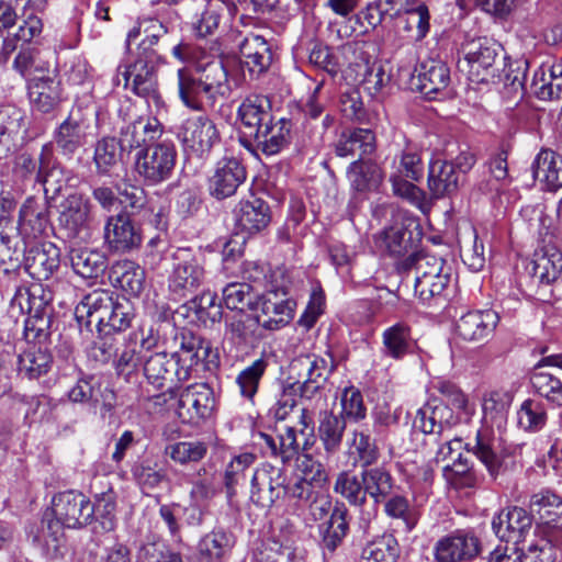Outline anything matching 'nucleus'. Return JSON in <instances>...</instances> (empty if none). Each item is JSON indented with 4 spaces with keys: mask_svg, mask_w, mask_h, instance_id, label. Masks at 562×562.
Listing matches in <instances>:
<instances>
[{
    "mask_svg": "<svg viewBox=\"0 0 562 562\" xmlns=\"http://www.w3.org/2000/svg\"><path fill=\"white\" fill-rule=\"evenodd\" d=\"M269 415L277 422L276 436L260 432L259 437L273 457L286 463L300 451L311 448L314 432L312 417L306 408L297 407L291 395H282L269 409Z\"/></svg>",
    "mask_w": 562,
    "mask_h": 562,
    "instance_id": "obj_1",
    "label": "nucleus"
},
{
    "mask_svg": "<svg viewBox=\"0 0 562 562\" xmlns=\"http://www.w3.org/2000/svg\"><path fill=\"white\" fill-rule=\"evenodd\" d=\"M194 72L187 67L177 71L179 97L186 106L194 111L211 110L229 97L228 70L222 60L206 54Z\"/></svg>",
    "mask_w": 562,
    "mask_h": 562,
    "instance_id": "obj_2",
    "label": "nucleus"
},
{
    "mask_svg": "<svg viewBox=\"0 0 562 562\" xmlns=\"http://www.w3.org/2000/svg\"><path fill=\"white\" fill-rule=\"evenodd\" d=\"M530 507L539 515L540 524L530 542L527 561L540 557L541 562L562 561V499L551 491H541L531 496Z\"/></svg>",
    "mask_w": 562,
    "mask_h": 562,
    "instance_id": "obj_3",
    "label": "nucleus"
},
{
    "mask_svg": "<svg viewBox=\"0 0 562 562\" xmlns=\"http://www.w3.org/2000/svg\"><path fill=\"white\" fill-rule=\"evenodd\" d=\"M404 268L408 270L406 279L414 272V293L424 303L441 295L450 281V267L435 255L414 254L404 261Z\"/></svg>",
    "mask_w": 562,
    "mask_h": 562,
    "instance_id": "obj_4",
    "label": "nucleus"
},
{
    "mask_svg": "<svg viewBox=\"0 0 562 562\" xmlns=\"http://www.w3.org/2000/svg\"><path fill=\"white\" fill-rule=\"evenodd\" d=\"M143 370L149 385L156 390H164L160 394L151 396L156 404L173 398L178 384L191 376V369L181 364L179 352H156L145 360Z\"/></svg>",
    "mask_w": 562,
    "mask_h": 562,
    "instance_id": "obj_5",
    "label": "nucleus"
},
{
    "mask_svg": "<svg viewBox=\"0 0 562 562\" xmlns=\"http://www.w3.org/2000/svg\"><path fill=\"white\" fill-rule=\"evenodd\" d=\"M502 50L499 44L486 37L468 41L461 47L464 58L459 60V68L468 72L471 81L496 82L505 59L501 56Z\"/></svg>",
    "mask_w": 562,
    "mask_h": 562,
    "instance_id": "obj_6",
    "label": "nucleus"
},
{
    "mask_svg": "<svg viewBox=\"0 0 562 562\" xmlns=\"http://www.w3.org/2000/svg\"><path fill=\"white\" fill-rule=\"evenodd\" d=\"M176 159L177 150L171 142L148 145L137 153L135 171L147 184L155 186L171 177Z\"/></svg>",
    "mask_w": 562,
    "mask_h": 562,
    "instance_id": "obj_7",
    "label": "nucleus"
},
{
    "mask_svg": "<svg viewBox=\"0 0 562 562\" xmlns=\"http://www.w3.org/2000/svg\"><path fill=\"white\" fill-rule=\"evenodd\" d=\"M178 137L184 151L199 158L207 157L221 142V134L215 122L205 114L183 121Z\"/></svg>",
    "mask_w": 562,
    "mask_h": 562,
    "instance_id": "obj_8",
    "label": "nucleus"
},
{
    "mask_svg": "<svg viewBox=\"0 0 562 562\" xmlns=\"http://www.w3.org/2000/svg\"><path fill=\"white\" fill-rule=\"evenodd\" d=\"M539 222L544 232H539L538 246L531 262V278L541 284H551L558 280L562 272V252L555 244V236L544 225L546 218L540 216Z\"/></svg>",
    "mask_w": 562,
    "mask_h": 562,
    "instance_id": "obj_9",
    "label": "nucleus"
},
{
    "mask_svg": "<svg viewBox=\"0 0 562 562\" xmlns=\"http://www.w3.org/2000/svg\"><path fill=\"white\" fill-rule=\"evenodd\" d=\"M286 494V475L282 468L270 463L258 467L251 477L250 499L261 508H271Z\"/></svg>",
    "mask_w": 562,
    "mask_h": 562,
    "instance_id": "obj_10",
    "label": "nucleus"
},
{
    "mask_svg": "<svg viewBox=\"0 0 562 562\" xmlns=\"http://www.w3.org/2000/svg\"><path fill=\"white\" fill-rule=\"evenodd\" d=\"M177 262L169 276V290L179 297L194 293L205 280V269L201 257L188 251L176 255Z\"/></svg>",
    "mask_w": 562,
    "mask_h": 562,
    "instance_id": "obj_11",
    "label": "nucleus"
},
{
    "mask_svg": "<svg viewBox=\"0 0 562 562\" xmlns=\"http://www.w3.org/2000/svg\"><path fill=\"white\" fill-rule=\"evenodd\" d=\"M213 406L212 390L204 383H194L180 392L177 414L183 424L199 426L211 416Z\"/></svg>",
    "mask_w": 562,
    "mask_h": 562,
    "instance_id": "obj_12",
    "label": "nucleus"
},
{
    "mask_svg": "<svg viewBox=\"0 0 562 562\" xmlns=\"http://www.w3.org/2000/svg\"><path fill=\"white\" fill-rule=\"evenodd\" d=\"M53 516L67 528H82L94 517V505L82 493L66 491L54 496L52 502Z\"/></svg>",
    "mask_w": 562,
    "mask_h": 562,
    "instance_id": "obj_13",
    "label": "nucleus"
},
{
    "mask_svg": "<svg viewBox=\"0 0 562 562\" xmlns=\"http://www.w3.org/2000/svg\"><path fill=\"white\" fill-rule=\"evenodd\" d=\"M290 368L296 373L299 382L302 380V396L311 397L327 381L335 363L330 357L301 355L292 360Z\"/></svg>",
    "mask_w": 562,
    "mask_h": 562,
    "instance_id": "obj_14",
    "label": "nucleus"
},
{
    "mask_svg": "<svg viewBox=\"0 0 562 562\" xmlns=\"http://www.w3.org/2000/svg\"><path fill=\"white\" fill-rule=\"evenodd\" d=\"M238 119L240 120L239 142L245 148H251V142L248 137L267 124H270L274 117L272 115V105L270 99L265 94H249L238 106Z\"/></svg>",
    "mask_w": 562,
    "mask_h": 562,
    "instance_id": "obj_15",
    "label": "nucleus"
},
{
    "mask_svg": "<svg viewBox=\"0 0 562 562\" xmlns=\"http://www.w3.org/2000/svg\"><path fill=\"white\" fill-rule=\"evenodd\" d=\"M142 231L126 212H120L106 220L104 241L112 252L127 254L142 245Z\"/></svg>",
    "mask_w": 562,
    "mask_h": 562,
    "instance_id": "obj_16",
    "label": "nucleus"
},
{
    "mask_svg": "<svg viewBox=\"0 0 562 562\" xmlns=\"http://www.w3.org/2000/svg\"><path fill=\"white\" fill-rule=\"evenodd\" d=\"M480 552V541L470 530L459 529L440 538L434 548L437 562H469Z\"/></svg>",
    "mask_w": 562,
    "mask_h": 562,
    "instance_id": "obj_17",
    "label": "nucleus"
},
{
    "mask_svg": "<svg viewBox=\"0 0 562 562\" xmlns=\"http://www.w3.org/2000/svg\"><path fill=\"white\" fill-rule=\"evenodd\" d=\"M91 125L80 111H71L54 132V142L63 156L72 157L89 139Z\"/></svg>",
    "mask_w": 562,
    "mask_h": 562,
    "instance_id": "obj_18",
    "label": "nucleus"
},
{
    "mask_svg": "<svg viewBox=\"0 0 562 562\" xmlns=\"http://www.w3.org/2000/svg\"><path fill=\"white\" fill-rule=\"evenodd\" d=\"M246 168L233 156L218 159L209 178V191L217 200L234 195L238 187L246 180Z\"/></svg>",
    "mask_w": 562,
    "mask_h": 562,
    "instance_id": "obj_19",
    "label": "nucleus"
},
{
    "mask_svg": "<svg viewBox=\"0 0 562 562\" xmlns=\"http://www.w3.org/2000/svg\"><path fill=\"white\" fill-rule=\"evenodd\" d=\"M533 518L518 506L502 509L492 520L494 533L505 541H514L526 546V537L532 528Z\"/></svg>",
    "mask_w": 562,
    "mask_h": 562,
    "instance_id": "obj_20",
    "label": "nucleus"
},
{
    "mask_svg": "<svg viewBox=\"0 0 562 562\" xmlns=\"http://www.w3.org/2000/svg\"><path fill=\"white\" fill-rule=\"evenodd\" d=\"M123 80V87L131 89L135 94L155 103L160 101L156 67L142 63H132L119 68L117 85Z\"/></svg>",
    "mask_w": 562,
    "mask_h": 562,
    "instance_id": "obj_21",
    "label": "nucleus"
},
{
    "mask_svg": "<svg viewBox=\"0 0 562 562\" xmlns=\"http://www.w3.org/2000/svg\"><path fill=\"white\" fill-rule=\"evenodd\" d=\"M291 127L290 120L279 119L274 121L273 119L270 124L260 130L257 128L256 133L248 137L251 142V148L247 149L255 155H258V151L266 156L277 155L289 145Z\"/></svg>",
    "mask_w": 562,
    "mask_h": 562,
    "instance_id": "obj_22",
    "label": "nucleus"
},
{
    "mask_svg": "<svg viewBox=\"0 0 562 562\" xmlns=\"http://www.w3.org/2000/svg\"><path fill=\"white\" fill-rule=\"evenodd\" d=\"M468 451L485 465L490 475L496 477L504 462V447L502 439L487 426L476 432L474 443H467Z\"/></svg>",
    "mask_w": 562,
    "mask_h": 562,
    "instance_id": "obj_23",
    "label": "nucleus"
},
{
    "mask_svg": "<svg viewBox=\"0 0 562 562\" xmlns=\"http://www.w3.org/2000/svg\"><path fill=\"white\" fill-rule=\"evenodd\" d=\"M27 91L33 109L41 113L54 112L61 103L63 90L56 75L30 77Z\"/></svg>",
    "mask_w": 562,
    "mask_h": 562,
    "instance_id": "obj_24",
    "label": "nucleus"
},
{
    "mask_svg": "<svg viewBox=\"0 0 562 562\" xmlns=\"http://www.w3.org/2000/svg\"><path fill=\"white\" fill-rule=\"evenodd\" d=\"M115 299L108 290L97 289L86 294L75 308V317L79 325L90 327L95 325L99 331L105 330L102 327L109 311L113 308Z\"/></svg>",
    "mask_w": 562,
    "mask_h": 562,
    "instance_id": "obj_25",
    "label": "nucleus"
},
{
    "mask_svg": "<svg viewBox=\"0 0 562 562\" xmlns=\"http://www.w3.org/2000/svg\"><path fill=\"white\" fill-rule=\"evenodd\" d=\"M498 315L492 310L472 311L462 315L456 322L457 336L468 342H482L495 329Z\"/></svg>",
    "mask_w": 562,
    "mask_h": 562,
    "instance_id": "obj_26",
    "label": "nucleus"
},
{
    "mask_svg": "<svg viewBox=\"0 0 562 562\" xmlns=\"http://www.w3.org/2000/svg\"><path fill=\"white\" fill-rule=\"evenodd\" d=\"M90 212V202L80 194H70L61 202L58 223L65 229L67 237H78L88 228L91 220Z\"/></svg>",
    "mask_w": 562,
    "mask_h": 562,
    "instance_id": "obj_27",
    "label": "nucleus"
},
{
    "mask_svg": "<svg viewBox=\"0 0 562 562\" xmlns=\"http://www.w3.org/2000/svg\"><path fill=\"white\" fill-rule=\"evenodd\" d=\"M235 227L247 235L258 234L271 221L268 204L258 198L240 201L234 209Z\"/></svg>",
    "mask_w": 562,
    "mask_h": 562,
    "instance_id": "obj_28",
    "label": "nucleus"
},
{
    "mask_svg": "<svg viewBox=\"0 0 562 562\" xmlns=\"http://www.w3.org/2000/svg\"><path fill=\"white\" fill-rule=\"evenodd\" d=\"M460 418L443 400L432 398L418 409L415 424L425 434H441Z\"/></svg>",
    "mask_w": 562,
    "mask_h": 562,
    "instance_id": "obj_29",
    "label": "nucleus"
},
{
    "mask_svg": "<svg viewBox=\"0 0 562 562\" xmlns=\"http://www.w3.org/2000/svg\"><path fill=\"white\" fill-rule=\"evenodd\" d=\"M413 76V85L427 98L446 90L450 82V70L441 60L428 59L419 65Z\"/></svg>",
    "mask_w": 562,
    "mask_h": 562,
    "instance_id": "obj_30",
    "label": "nucleus"
},
{
    "mask_svg": "<svg viewBox=\"0 0 562 562\" xmlns=\"http://www.w3.org/2000/svg\"><path fill=\"white\" fill-rule=\"evenodd\" d=\"M350 516L344 503H336L328 520L318 526L322 549L334 553L349 532Z\"/></svg>",
    "mask_w": 562,
    "mask_h": 562,
    "instance_id": "obj_31",
    "label": "nucleus"
},
{
    "mask_svg": "<svg viewBox=\"0 0 562 562\" xmlns=\"http://www.w3.org/2000/svg\"><path fill=\"white\" fill-rule=\"evenodd\" d=\"M240 61L249 74L259 77L272 63L270 45L261 35L249 34L239 45Z\"/></svg>",
    "mask_w": 562,
    "mask_h": 562,
    "instance_id": "obj_32",
    "label": "nucleus"
},
{
    "mask_svg": "<svg viewBox=\"0 0 562 562\" xmlns=\"http://www.w3.org/2000/svg\"><path fill=\"white\" fill-rule=\"evenodd\" d=\"M68 398L72 403L101 405V409L110 413L115 405V394L110 389L100 387V383L93 378L79 379L68 391Z\"/></svg>",
    "mask_w": 562,
    "mask_h": 562,
    "instance_id": "obj_33",
    "label": "nucleus"
},
{
    "mask_svg": "<svg viewBox=\"0 0 562 562\" xmlns=\"http://www.w3.org/2000/svg\"><path fill=\"white\" fill-rule=\"evenodd\" d=\"M235 546L232 532L215 529L203 536L196 548V562H225Z\"/></svg>",
    "mask_w": 562,
    "mask_h": 562,
    "instance_id": "obj_34",
    "label": "nucleus"
},
{
    "mask_svg": "<svg viewBox=\"0 0 562 562\" xmlns=\"http://www.w3.org/2000/svg\"><path fill=\"white\" fill-rule=\"evenodd\" d=\"M37 182L43 184L45 194H52V198L59 194L67 183L65 171L55 159L50 143L41 149Z\"/></svg>",
    "mask_w": 562,
    "mask_h": 562,
    "instance_id": "obj_35",
    "label": "nucleus"
},
{
    "mask_svg": "<svg viewBox=\"0 0 562 562\" xmlns=\"http://www.w3.org/2000/svg\"><path fill=\"white\" fill-rule=\"evenodd\" d=\"M347 423L342 415L325 411L321 413L318 423V438L329 461L340 450Z\"/></svg>",
    "mask_w": 562,
    "mask_h": 562,
    "instance_id": "obj_36",
    "label": "nucleus"
},
{
    "mask_svg": "<svg viewBox=\"0 0 562 562\" xmlns=\"http://www.w3.org/2000/svg\"><path fill=\"white\" fill-rule=\"evenodd\" d=\"M68 256L72 270L83 279H97L108 268L105 255L97 249L72 246Z\"/></svg>",
    "mask_w": 562,
    "mask_h": 562,
    "instance_id": "obj_37",
    "label": "nucleus"
},
{
    "mask_svg": "<svg viewBox=\"0 0 562 562\" xmlns=\"http://www.w3.org/2000/svg\"><path fill=\"white\" fill-rule=\"evenodd\" d=\"M27 124L24 112L13 105L0 108V159L7 157L14 146V139L25 134Z\"/></svg>",
    "mask_w": 562,
    "mask_h": 562,
    "instance_id": "obj_38",
    "label": "nucleus"
},
{
    "mask_svg": "<svg viewBox=\"0 0 562 562\" xmlns=\"http://www.w3.org/2000/svg\"><path fill=\"white\" fill-rule=\"evenodd\" d=\"M375 150V135L369 128H352L341 133L335 144V153L339 157L371 155Z\"/></svg>",
    "mask_w": 562,
    "mask_h": 562,
    "instance_id": "obj_39",
    "label": "nucleus"
},
{
    "mask_svg": "<svg viewBox=\"0 0 562 562\" xmlns=\"http://www.w3.org/2000/svg\"><path fill=\"white\" fill-rule=\"evenodd\" d=\"M530 89L542 100L559 99L562 95V58L548 67H539L533 74Z\"/></svg>",
    "mask_w": 562,
    "mask_h": 562,
    "instance_id": "obj_40",
    "label": "nucleus"
},
{
    "mask_svg": "<svg viewBox=\"0 0 562 562\" xmlns=\"http://www.w3.org/2000/svg\"><path fill=\"white\" fill-rule=\"evenodd\" d=\"M383 353L393 360H402L413 353L415 340L412 336V328L404 322H398L387 327L382 333Z\"/></svg>",
    "mask_w": 562,
    "mask_h": 562,
    "instance_id": "obj_41",
    "label": "nucleus"
},
{
    "mask_svg": "<svg viewBox=\"0 0 562 562\" xmlns=\"http://www.w3.org/2000/svg\"><path fill=\"white\" fill-rule=\"evenodd\" d=\"M59 267V250L53 244L32 247L25 255V269L34 279L47 280Z\"/></svg>",
    "mask_w": 562,
    "mask_h": 562,
    "instance_id": "obj_42",
    "label": "nucleus"
},
{
    "mask_svg": "<svg viewBox=\"0 0 562 562\" xmlns=\"http://www.w3.org/2000/svg\"><path fill=\"white\" fill-rule=\"evenodd\" d=\"M460 176L452 162L435 160L429 165L428 188L436 198L449 195L458 190Z\"/></svg>",
    "mask_w": 562,
    "mask_h": 562,
    "instance_id": "obj_43",
    "label": "nucleus"
},
{
    "mask_svg": "<svg viewBox=\"0 0 562 562\" xmlns=\"http://www.w3.org/2000/svg\"><path fill=\"white\" fill-rule=\"evenodd\" d=\"M260 317L245 312H237L226 318L225 339L237 348H244L256 339V331L260 325Z\"/></svg>",
    "mask_w": 562,
    "mask_h": 562,
    "instance_id": "obj_44",
    "label": "nucleus"
},
{
    "mask_svg": "<svg viewBox=\"0 0 562 562\" xmlns=\"http://www.w3.org/2000/svg\"><path fill=\"white\" fill-rule=\"evenodd\" d=\"M533 176L543 182L548 190L562 188V156L552 150H541L532 165Z\"/></svg>",
    "mask_w": 562,
    "mask_h": 562,
    "instance_id": "obj_45",
    "label": "nucleus"
},
{
    "mask_svg": "<svg viewBox=\"0 0 562 562\" xmlns=\"http://www.w3.org/2000/svg\"><path fill=\"white\" fill-rule=\"evenodd\" d=\"M361 479H363L366 497L369 495L374 503H382L392 494L394 480L386 468L382 465L362 468Z\"/></svg>",
    "mask_w": 562,
    "mask_h": 562,
    "instance_id": "obj_46",
    "label": "nucleus"
},
{
    "mask_svg": "<svg viewBox=\"0 0 562 562\" xmlns=\"http://www.w3.org/2000/svg\"><path fill=\"white\" fill-rule=\"evenodd\" d=\"M254 562H305L291 547L289 540L277 536L262 540L254 552Z\"/></svg>",
    "mask_w": 562,
    "mask_h": 562,
    "instance_id": "obj_47",
    "label": "nucleus"
},
{
    "mask_svg": "<svg viewBox=\"0 0 562 562\" xmlns=\"http://www.w3.org/2000/svg\"><path fill=\"white\" fill-rule=\"evenodd\" d=\"M111 278L125 293L137 296L144 289L145 271L131 260H123L113 266Z\"/></svg>",
    "mask_w": 562,
    "mask_h": 562,
    "instance_id": "obj_48",
    "label": "nucleus"
},
{
    "mask_svg": "<svg viewBox=\"0 0 562 562\" xmlns=\"http://www.w3.org/2000/svg\"><path fill=\"white\" fill-rule=\"evenodd\" d=\"M260 311L256 317H260V325L267 329H278L290 322L293 316L291 303L284 300H278L277 295L262 297Z\"/></svg>",
    "mask_w": 562,
    "mask_h": 562,
    "instance_id": "obj_49",
    "label": "nucleus"
},
{
    "mask_svg": "<svg viewBox=\"0 0 562 562\" xmlns=\"http://www.w3.org/2000/svg\"><path fill=\"white\" fill-rule=\"evenodd\" d=\"M42 293L43 290L38 285L18 288L10 302L9 313L11 317L18 318L23 315L30 316L33 312L37 313L40 307H44L48 302Z\"/></svg>",
    "mask_w": 562,
    "mask_h": 562,
    "instance_id": "obj_50",
    "label": "nucleus"
},
{
    "mask_svg": "<svg viewBox=\"0 0 562 562\" xmlns=\"http://www.w3.org/2000/svg\"><path fill=\"white\" fill-rule=\"evenodd\" d=\"M353 189L366 191L379 186L382 180L381 169L371 160L358 159L350 164L347 171Z\"/></svg>",
    "mask_w": 562,
    "mask_h": 562,
    "instance_id": "obj_51",
    "label": "nucleus"
},
{
    "mask_svg": "<svg viewBox=\"0 0 562 562\" xmlns=\"http://www.w3.org/2000/svg\"><path fill=\"white\" fill-rule=\"evenodd\" d=\"M209 451V446L202 440L178 441L167 445L164 453L175 463L187 465L203 460Z\"/></svg>",
    "mask_w": 562,
    "mask_h": 562,
    "instance_id": "obj_52",
    "label": "nucleus"
},
{
    "mask_svg": "<svg viewBox=\"0 0 562 562\" xmlns=\"http://www.w3.org/2000/svg\"><path fill=\"white\" fill-rule=\"evenodd\" d=\"M398 554L397 540L392 535H383L366 544L361 562H395Z\"/></svg>",
    "mask_w": 562,
    "mask_h": 562,
    "instance_id": "obj_53",
    "label": "nucleus"
},
{
    "mask_svg": "<svg viewBox=\"0 0 562 562\" xmlns=\"http://www.w3.org/2000/svg\"><path fill=\"white\" fill-rule=\"evenodd\" d=\"M123 151L114 137H103L98 140L93 155L97 171L101 175H109L121 162Z\"/></svg>",
    "mask_w": 562,
    "mask_h": 562,
    "instance_id": "obj_54",
    "label": "nucleus"
},
{
    "mask_svg": "<svg viewBox=\"0 0 562 562\" xmlns=\"http://www.w3.org/2000/svg\"><path fill=\"white\" fill-rule=\"evenodd\" d=\"M334 492L341 495L351 505L362 506L367 502L363 479L350 471H341L338 473Z\"/></svg>",
    "mask_w": 562,
    "mask_h": 562,
    "instance_id": "obj_55",
    "label": "nucleus"
},
{
    "mask_svg": "<svg viewBox=\"0 0 562 562\" xmlns=\"http://www.w3.org/2000/svg\"><path fill=\"white\" fill-rule=\"evenodd\" d=\"M52 326V307L48 302L40 311L33 312L26 317L24 324L25 338L29 341L42 344L46 341L50 335Z\"/></svg>",
    "mask_w": 562,
    "mask_h": 562,
    "instance_id": "obj_56",
    "label": "nucleus"
},
{
    "mask_svg": "<svg viewBox=\"0 0 562 562\" xmlns=\"http://www.w3.org/2000/svg\"><path fill=\"white\" fill-rule=\"evenodd\" d=\"M532 387L548 401L562 405V382L552 373L543 371L540 364L530 378Z\"/></svg>",
    "mask_w": 562,
    "mask_h": 562,
    "instance_id": "obj_57",
    "label": "nucleus"
},
{
    "mask_svg": "<svg viewBox=\"0 0 562 562\" xmlns=\"http://www.w3.org/2000/svg\"><path fill=\"white\" fill-rule=\"evenodd\" d=\"M50 363L52 357L46 350L33 347L19 357V371L36 379L48 371Z\"/></svg>",
    "mask_w": 562,
    "mask_h": 562,
    "instance_id": "obj_58",
    "label": "nucleus"
},
{
    "mask_svg": "<svg viewBox=\"0 0 562 562\" xmlns=\"http://www.w3.org/2000/svg\"><path fill=\"white\" fill-rule=\"evenodd\" d=\"M268 368V359L262 355L246 367L236 378L240 394L251 400L258 391L259 382Z\"/></svg>",
    "mask_w": 562,
    "mask_h": 562,
    "instance_id": "obj_59",
    "label": "nucleus"
},
{
    "mask_svg": "<svg viewBox=\"0 0 562 562\" xmlns=\"http://www.w3.org/2000/svg\"><path fill=\"white\" fill-rule=\"evenodd\" d=\"M382 243L386 251L392 256H403L413 249L412 232L403 224H395L386 228L382 234Z\"/></svg>",
    "mask_w": 562,
    "mask_h": 562,
    "instance_id": "obj_60",
    "label": "nucleus"
},
{
    "mask_svg": "<svg viewBox=\"0 0 562 562\" xmlns=\"http://www.w3.org/2000/svg\"><path fill=\"white\" fill-rule=\"evenodd\" d=\"M436 389L441 394V400L448 403L460 417L470 418L474 414V405L469 403L467 395L456 384L449 381H439Z\"/></svg>",
    "mask_w": 562,
    "mask_h": 562,
    "instance_id": "obj_61",
    "label": "nucleus"
},
{
    "mask_svg": "<svg viewBox=\"0 0 562 562\" xmlns=\"http://www.w3.org/2000/svg\"><path fill=\"white\" fill-rule=\"evenodd\" d=\"M228 10V5L222 0H210L201 18L194 24L196 35L205 37L214 33L218 27L221 18Z\"/></svg>",
    "mask_w": 562,
    "mask_h": 562,
    "instance_id": "obj_62",
    "label": "nucleus"
},
{
    "mask_svg": "<svg viewBox=\"0 0 562 562\" xmlns=\"http://www.w3.org/2000/svg\"><path fill=\"white\" fill-rule=\"evenodd\" d=\"M132 474L144 492L153 491L168 480L165 469L158 468L157 463L151 464L148 461L134 465Z\"/></svg>",
    "mask_w": 562,
    "mask_h": 562,
    "instance_id": "obj_63",
    "label": "nucleus"
},
{
    "mask_svg": "<svg viewBox=\"0 0 562 562\" xmlns=\"http://www.w3.org/2000/svg\"><path fill=\"white\" fill-rule=\"evenodd\" d=\"M190 310L194 312L200 322L214 324L222 317V306L216 303V295L210 291L203 292L200 296L190 302Z\"/></svg>",
    "mask_w": 562,
    "mask_h": 562,
    "instance_id": "obj_64",
    "label": "nucleus"
}]
</instances>
